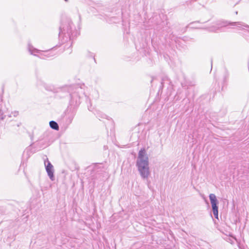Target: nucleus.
Returning <instances> with one entry per match:
<instances>
[{"label": "nucleus", "mask_w": 249, "mask_h": 249, "mask_svg": "<svg viewBox=\"0 0 249 249\" xmlns=\"http://www.w3.org/2000/svg\"><path fill=\"white\" fill-rule=\"evenodd\" d=\"M229 25H231L232 26H237L238 27H240L241 26H245L244 25H243V23L241 22H230L227 21H219L217 23L216 26H213L210 29V31L211 32H216L220 28L222 27H226Z\"/></svg>", "instance_id": "obj_2"}, {"label": "nucleus", "mask_w": 249, "mask_h": 249, "mask_svg": "<svg viewBox=\"0 0 249 249\" xmlns=\"http://www.w3.org/2000/svg\"><path fill=\"white\" fill-rule=\"evenodd\" d=\"M28 51L30 52V53L31 54H33V55H36V53H39L40 52V50H37V49H36V48H34L33 47V46H32L30 44L28 45Z\"/></svg>", "instance_id": "obj_6"}, {"label": "nucleus", "mask_w": 249, "mask_h": 249, "mask_svg": "<svg viewBox=\"0 0 249 249\" xmlns=\"http://www.w3.org/2000/svg\"><path fill=\"white\" fill-rule=\"evenodd\" d=\"M71 33V26L70 22L67 21L65 23H63L60 27L59 36L62 34L65 35L70 37Z\"/></svg>", "instance_id": "obj_5"}, {"label": "nucleus", "mask_w": 249, "mask_h": 249, "mask_svg": "<svg viewBox=\"0 0 249 249\" xmlns=\"http://www.w3.org/2000/svg\"><path fill=\"white\" fill-rule=\"evenodd\" d=\"M43 56H46L47 57H49L50 56H51V53L49 51L45 52L43 54H41V57L44 58Z\"/></svg>", "instance_id": "obj_9"}, {"label": "nucleus", "mask_w": 249, "mask_h": 249, "mask_svg": "<svg viewBox=\"0 0 249 249\" xmlns=\"http://www.w3.org/2000/svg\"><path fill=\"white\" fill-rule=\"evenodd\" d=\"M198 22V21H196V22H192L191 23H190V24L189 25V26L191 27V28H194V27L193 26H192V25H193L195 23H197Z\"/></svg>", "instance_id": "obj_10"}, {"label": "nucleus", "mask_w": 249, "mask_h": 249, "mask_svg": "<svg viewBox=\"0 0 249 249\" xmlns=\"http://www.w3.org/2000/svg\"><path fill=\"white\" fill-rule=\"evenodd\" d=\"M65 1H68V0H64Z\"/></svg>", "instance_id": "obj_13"}, {"label": "nucleus", "mask_w": 249, "mask_h": 249, "mask_svg": "<svg viewBox=\"0 0 249 249\" xmlns=\"http://www.w3.org/2000/svg\"><path fill=\"white\" fill-rule=\"evenodd\" d=\"M6 117V115H4V116H2L1 117H0V119L1 120H3Z\"/></svg>", "instance_id": "obj_11"}, {"label": "nucleus", "mask_w": 249, "mask_h": 249, "mask_svg": "<svg viewBox=\"0 0 249 249\" xmlns=\"http://www.w3.org/2000/svg\"><path fill=\"white\" fill-rule=\"evenodd\" d=\"M209 198L212 204L213 213L215 218L218 219V210L217 204L218 201L216 198L215 195L213 194H211L209 195Z\"/></svg>", "instance_id": "obj_3"}, {"label": "nucleus", "mask_w": 249, "mask_h": 249, "mask_svg": "<svg viewBox=\"0 0 249 249\" xmlns=\"http://www.w3.org/2000/svg\"><path fill=\"white\" fill-rule=\"evenodd\" d=\"M18 115V112L17 111H15L12 112L11 113L8 115V117L9 118H11L12 117H16Z\"/></svg>", "instance_id": "obj_8"}, {"label": "nucleus", "mask_w": 249, "mask_h": 249, "mask_svg": "<svg viewBox=\"0 0 249 249\" xmlns=\"http://www.w3.org/2000/svg\"><path fill=\"white\" fill-rule=\"evenodd\" d=\"M50 127L56 130H58L59 129L58 124L56 122L53 121H51L49 123Z\"/></svg>", "instance_id": "obj_7"}, {"label": "nucleus", "mask_w": 249, "mask_h": 249, "mask_svg": "<svg viewBox=\"0 0 249 249\" xmlns=\"http://www.w3.org/2000/svg\"><path fill=\"white\" fill-rule=\"evenodd\" d=\"M20 124H21L20 123L18 124H17V126H19V125H20Z\"/></svg>", "instance_id": "obj_12"}, {"label": "nucleus", "mask_w": 249, "mask_h": 249, "mask_svg": "<svg viewBox=\"0 0 249 249\" xmlns=\"http://www.w3.org/2000/svg\"><path fill=\"white\" fill-rule=\"evenodd\" d=\"M138 171L143 179L147 178L150 175L149 159L144 149H141L136 161Z\"/></svg>", "instance_id": "obj_1"}, {"label": "nucleus", "mask_w": 249, "mask_h": 249, "mask_svg": "<svg viewBox=\"0 0 249 249\" xmlns=\"http://www.w3.org/2000/svg\"><path fill=\"white\" fill-rule=\"evenodd\" d=\"M44 162L48 176L52 181H53L54 180V177L53 175L54 169L53 165L49 161L47 158L44 159Z\"/></svg>", "instance_id": "obj_4"}]
</instances>
